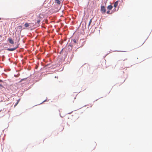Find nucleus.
I'll return each instance as SVG.
<instances>
[{"mask_svg":"<svg viewBox=\"0 0 152 152\" xmlns=\"http://www.w3.org/2000/svg\"><path fill=\"white\" fill-rule=\"evenodd\" d=\"M106 9L104 6H101V11L102 13H105L106 12Z\"/></svg>","mask_w":152,"mask_h":152,"instance_id":"1","label":"nucleus"},{"mask_svg":"<svg viewBox=\"0 0 152 152\" xmlns=\"http://www.w3.org/2000/svg\"><path fill=\"white\" fill-rule=\"evenodd\" d=\"M18 46H17L16 47L11 48H8L7 49V50L8 51H13L15 50L17 48H18Z\"/></svg>","mask_w":152,"mask_h":152,"instance_id":"2","label":"nucleus"},{"mask_svg":"<svg viewBox=\"0 0 152 152\" xmlns=\"http://www.w3.org/2000/svg\"><path fill=\"white\" fill-rule=\"evenodd\" d=\"M8 41L9 42L11 43V44H14V42L13 40L11 38H10L8 39Z\"/></svg>","mask_w":152,"mask_h":152,"instance_id":"3","label":"nucleus"},{"mask_svg":"<svg viewBox=\"0 0 152 152\" xmlns=\"http://www.w3.org/2000/svg\"><path fill=\"white\" fill-rule=\"evenodd\" d=\"M118 1H117L115 2V3L114 4V6L115 8H116L117 6L118 5Z\"/></svg>","mask_w":152,"mask_h":152,"instance_id":"4","label":"nucleus"},{"mask_svg":"<svg viewBox=\"0 0 152 152\" xmlns=\"http://www.w3.org/2000/svg\"><path fill=\"white\" fill-rule=\"evenodd\" d=\"M113 8V7L111 5H110L107 7V8L109 10H111Z\"/></svg>","mask_w":152,"mask_h":152,"instance_id":"5","label":"nucleus"},{"mask_svg":"<svg viewBox=\"0 0 152 152\" xmlns=\"http://www.w3.org/2000/svg\"><path fill=\"white\" fill-rule=\"evenodd\" d=\"M55 2L57 4H60L61 3L60 1L59 0H55Z\"/></svg>","mask_w":152,"mask_h":152,"instance_id":"6","label":"nucleus"},{"mask_svg":"<svg viewBox=\"0 0 152 152\" xmlns=\"http://www.w3.org/2000/svg\"><path fill=\"white\" fill-rule=\"evenodd\" d=\"M26 27H28L29 26V24L28 23H26L24 25Z\"/></svg>","mask_w":152,"mask_h":152,"instance_id":"7","label":"nucleus"},{"mask_svg":"<svg viewBox=\"0 0 152 152\" xmlns=\"http://www.w3.org/2000/svg\"><path fill=\"white\" fill-rule=\"evenodd\" d=\"M38 17L40 18H42L43 17V16L42 14H40Z\"/></svg>","mask_w":152,"mask_h":152,"instance_id":"8","label":"nucleus"},{"mask_svg":"<svg viewBox=\"0 0 152 152\" xmlns=\"http://www.w3.org/2000/svg\"><path fill=\"white\" fill-rule=\"evenodd\" d=\"M92 22V19H91L90 20V21L89 22V23H88V27L90 26L91 23Z\"/></svg>","mask_w":152,"mask_h":152,"instance_id":"9","label":"nucleus"},{"mask_svg":"<svg viewBox=\"0 0 152 152\" xmlns=\"http://www.w3.org/2000/svg\"><path fill=\"white\" fill-rule=\"evenodd\" d=\"M73 42H74L75 43V44H76L77 43V41L76 39H74L73 40Z\"/></svg>","mask_w":152,"mask_h":152,"instance_id":"10","label":"nucleus"},{"mask_svg":"<svg viewBox=\"0 0 152 152\" xmlns=\"http://www.w3.org/2000/svg\"><path fill=\"white\" fill-rule=\"evenodd\" d=\"M22 28V27L21 26H19L18 27V28L19 29H21Z\"/></svg>","mask_w":152,"mask_h":152,"instance_id":"11","label":"nucleus"},{"mask_svg":"<svg viewBox=\"0 0 152 152\" xmlns=\"http://www.w3.org/2000/svg\"><path fill=\"white\" fill-rule=\"evenodd\" d=\"M40 22V20H38L37 21V23H38V24H39V23Z\"/></svg>","mask_w":152,"mask_h":152,"instance_id":"12","label":"nucleus"},{"mask_svg":"<svg viewBox=\"0 0 152 152\" xmlns=\"http://www.w3.org/2000/svg\"><path fill=\"white\" fill-rule=\"evenodd\" d=\"M19 101V100H18V101H17V102L16 103V104H15V106L17 104H18V103Z\"/></svg>","mask_w":152,"mask_h":152,"instance_id":"13","label":"nucleus"},{"mask_svg":"<svg viewBox=\"0 0 152 152\" xmlns=\"http://www.w3.org/2000/svg\"><path fill=\"white\" fill-rule=\"evenodd\" d=\"M107 14H109L110 13V11L109 10L107 11Z\"/></svg>","mask_w":152,"mask_h":152,"instance_id":"14","label":"nucleus"},{"mask_svg":"<svg viewBox=\"0 0 152 152\" xmlns=\"http://www.w3.org/2000/svg\"><path fill=\"white\" fill-rule=\"evenodd\" d=\"M94 145L95 146V147H96V143H94Z\"/></svg>","mask_w":152,"mask_h":152,"instance_id":"15","label":"nucleus"},{"mask_svg":"<svg viewBox=\"0 0 152 152\" xmlns=\"http://www.w3.org/2000/svg\"><path fill=\"white\" fill-rule=\"evenodd\" d=\"M25 79H26V78L25 79H22L21 80H20V82L22 81L23 80H24Z\"/></svg>","mask_w":152,"mask_h":152,"instance_id":"16","label":"nucleus"},{"mask_svg":"<svg viewBox=\"0 0 152 152\" xmlns=\"http://www.w3.org/2000/svg\"><path fill=\"white\" fill-rule=\"evenodd\" d=\"M0 86H2L1 84H0Z\"/></svg>","mask_w":152,"mask_h":152,"instance_id":"17","label":"nucleus"},{"mask_svg":"<svg viewBox=\"0 0 152 152\" xmlns=\"http://www.w3.org/2000/svg\"><path fill=\"white\" fill-rule=\"evenodd\" d=\"M0 82H2V80H0Z\"/></svg>","mask_w":152,"mask_h":152,"instance_id":"18","label":"nucleus"},{"mask_svg":"<svg viewBox=\"0 0 152 152\" xmlns=\"http://www.w3.org/2000/svg\"><path fill=\"white\" fill-rule=\"evenodd\" d=\"M1 18H0V20H1Z\"/></svg>","mask_w":152,"mask_h":152,"instance_id":"19","label":"nucleus"}]
</instances>
